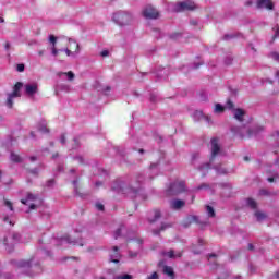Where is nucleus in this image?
Wrapping results in <instances>:
<instances>
[{"mask_svg":"<svg viewBox=\"0 0 279 279\" xmlns=\"http://www.w3.org/2000/svg\"><path fill=\"white\" fill-rule=\"evenodd\" d=\"M210 151L211 156L209 159V162L202 163L201 166L197 167V170L202 172L203 178H206V173L210 171V167L217 171L220 175H223L228 173V170L226 168H221L219 165H215L217 161V158L221 156V146L219 145V138L214 137L210 141Z\"/></svg>","mask_w":279,"mask_h":279,"instance_id":"f257e3e1","label":"nucleus"},{"mask_svg":"<svg viewBox=\"0 0 279 279\" xmlns=\"http://www.w3.org/2000/svg\"><path fill=\"white\" fill-rule=\"evenodd\" d=\"M111 190L114 193H120L122 195H128V197L134 198L138 197L137 187H131L124 181H116L111 185Z\"/></svg>","mask_w":279,"mask_h":279,"instance_id":"f03ea898","label":"nucleus"},{"mask_svg":"<svg viewBox=\"0 0 279 279\" xmlns=\"http://www.w3.org/2000/svg\"><path fill=\"white\" fill-rule=\"evenodd\" d=\"M231 132L235 136H239L240 138H252V136H256L258 134L259 130L258 128H251L247 125L242 126H231Z\"/></svg>","mask_w":279,"mask_h":279,"instance_id":"7ed1b4c3","label":"nucleus"},{"mask_svg":"<svg viewBox=\"0 0 279 279\" xmlns=\"http://www.w3.org/2000/svg\"><path fill=\"white\" fill-rule=\"evenodd\" d=\"M17 267L20 269H31V271H35V274H29L28 276H37V274H43V267L38 262H36V257H33L29 260L17 262Z\"/></svg>","mask_w":279,"mask_h":279,"instance_id":"20e7f679","label":"nucleus"},{"mask_svg":"<svg viewBox=\"0 0 279 279\" xmlns=\"http://www.w3.org/2000/svg\"><path fill=\"white\" fill-rule=\"evenodd\" d=\"M112 19L114 23L120 26L130 25V23H132V14L126 11H118L113 14Z\"/></svg>","mask_w":279,"mask_h":279,"instance_id":"39448f33","label":"nucleus"},{"mask_svg":"<svg viewBox=\"0 0 279 279\" xmlns=\"http://www.w3.org/2000/svg\"><path fill=\"white\" fill-rule=\"evenodd\" d=\"M21 88H23V83L17 82L13 87V93L8 95V98H7L8 108H12V106H14V99H16V97H21V93H20Z\"/></svg>","mask_w":279,"mask_h":279,"instance_id":"423d86ee","label":"nucleus"},{"mask_svg":"<svg viewBox=\"0 0 279 279\" xmlns=\"http://www.w3.org/2000/svg\"><path fill=\"white\" fill-rule=\"evenodd\" d=\"M21 242V234L19 233H12L11 235L4 238L3 243L7 247L8 252H12V250H14V245H16V243Z\"/></svg>","mask_w":279,"mask_h":279,"instance_id":"0eeeda50","label":"nucleus"},{"mask_svg":"<svg viewBox=\"0 0 279 279\" xmlns=\"http://www.w3.org/2000/svg\"><path fill=\"white\" fill-rule=\"evenodd\" d=\"M186 191V185L184 181H177L170 185L168 189V195H180Z\"/></svg>","mask_w":279,"mask_h":279,"instance_id":"6e6552de","label":"nucleus"},{"mask_svg":"<svg viewBox=\"0 0 279 279\" xmlns=\"http://www.w3.org/2000/svg\"><path fill=\"white\" fill-rule=\"evenodd\" d=\"M227 110H233V117L236 119V121H240L242 123L244 117H245V110L243 109H234V102L231 100H228L226 104Z\"/></svg>","mask_w":279,"mask_h":279,"instance_id":"1a4fd4ad","label":"nucleus"},{"mask_svg":"<svg viewBox=\"0 0 279 279\" xmlns=\"http://www.w3.org/2000/svg\"><path fill=\"white\" fill-rule=\"evenodd\" d=\"M143 16L145 19H158V16H160V13L154 7L148 5L143 10Z\"/></svg>","mask_w":279,"mask_h":279,"instance_id":"9d476101","label":"nucleus"},{"mask_svg":"<svg viewBox=\"0 0 279 279\" xmlns=\"http://www.w3.org/2000/svg\"><path fill=\"white\" fill-rule=\"evenodd\" d=\"M25 95L34 97L38 93V83H28L24 86Z\"/></svg>","mask_w":279,"mask_h":279,"instance_id":"9b49d317","label":"nucleus"},{"mask_svg":"<svg viewBox=\"0 0 279 279\" xmlns=\"http://www.w3.org/2000/svg\"><path fill=\"white\" fill-rule=\"evenodd\" d=\"M178 12H182L184 10H195L197 8V5H195V2L191 1V0H186L183 2H180L178 5Z\"/></svg>","mask_w":279,"mask_h":279,"instance_id":"f8f14e48","label":"nucleus"},{"mask_svg":"<svg viewBox=\"0 0 279 279\" xmlns=\"http://www.w3.org/2000/svg\"><path fill=\"white\" fill-rule=\"evenodd\" d=\"M220 189L221 197H232V185L230 183L220 184Z\"/></svg>","mask_w":279,"mask_h":279,"instance_id":"ddd939ff","label":"nucleus"},{"mask_svg":"<svg viewBox=\"0 0 279 279\" xmlns=\"http://www.w3.org/2000/svg\"><path fill=\"white\" fill-rule=\"evenodd\" d=\"M63 243H68L69 245H80V247H84V243L82 241L72 240L69 235L61 238V245H63Z\"/></svg>","mask_w":279,"mask_h":279,"instance_id":"4468645a","label":"nucleus"},{"mask_svg":"<svg viewBox=\"0 0 279 279\" xmlns=\"http://www.w3.org/2000/svg\"><path fill=\"white\" fill-rule=\"evenodd\" d=\"M184 206H186V202L182 199H172L170 202V207L172 210H180V208H184Z\"/></svg>","mask_w":279,"mask_h":279,"instance_id":"2eb2a0df","label":"nucleus"},{"mask_svg":"<svg viewBox=\"0 0 279 279\" xmlns=\"http://www.w3.org/2000/svg\"><path fill=\"white\" fill-rule=\"evenodd\" d=\"M257 8L266 10H274V2L271 0H257Z\"/></svg>","mask_w":279,"mask_h":279,"instance_id":"dca6fc26","label":"nucleus"},{"mask_svg":"<svg viewBox=\"0 0 279 279\" xmlns=\"http://www.w3.org/2000/svg\"><path fill=\"white\" fill-rule=\"evenodd\" d=\"M36 199H38V194L27 193L26 198L21 202L27 206L29 202H36Z\"/></svg>","mask_w":279,"mask_h":279,"instance_id":"f3484780","label":"nucleus"},{"mask_svg":"<svg viewBox=\"0 0 279 279\" xmlns=\"http://www.w3.org/2000/svg\"><path fill=\"white\" fill-rule=\"evenodd\" d=\"M119 258H121V254H119V247H113V253L110 255L111 263H119Z\"/></svg>","mask_w":279,"mask_h":279,"instance_id":"a211bd4d","label":"nucleus"},{"mask_svg":"<svg viewBox=\"0 0 279 279\" xmlns=\"http://www.w3.org/2000/svg\"><path fill=\"white\" fill-rule=\"evenodd\" d=\"M163 274L170 279H175V272L173 271V268L171 266H165Z\"/></svg>","mask_w":279,"mask_h":279,"instance_id":"6ab92c4d","label":"nucleus"},{"mask_svg":"<svg viewBox=\"0 0 279 279\" xmlns=\"http://www.w3.org/2000/svg\"><path fill=\"white\" fill-rule=\"evenodd\" d=\"M163 256H168V258H182V252H177L170 250L169 252L163 253Z\"/></svg>","mask_w":279,"mask_h":279,"instance_id":"aec40b11","label":"nucleus"},{"mask_svg":"<svg viewBox=\"0 0 279 279\" xmlns=\"http://www.w3.org/2000/svg\"><path fill=\"white\" fill-rule=\"evenodd\" d=\"M197 221H198L197 216H187L184 221V227L189 228V226H191V223H197Z\"/></svg>","mask_w":279,"mask_h":279,"instance_id":"412c9836","label":"nucleus"},{"mask_svg":"<svg viewBox=\"0 0 279 279\" xmlns=\"http://www.w3.org/2000/svg\"><path fill=\"white\" fill-rule=\"evenodd\" d=\"M58 77H62L63 75L65 76V77H68V80L70 81V82H73V80H75V74L73 73V72H58Z\"/></svg>","mask_w":279,"mask_h":279,"instance_id":"4be33fe9","label":"nucleus"},{"mask_svg":"<svg viewBox=\"0 0 279 279\" xmlns=\"http://www.w3.org/2000/svg\"><path fill=\"white\" fill-rule=\"evenodd\" d=\"M246 206L252 210H256L258 208V203L254 201V198H246Z\"/></svg>","mask_w":279,"mask_h":279,"instance_id":"5701e85b","label":"nucleus"},{"mask_svg":"<svg viewBox=\"0 0 279 279\" xmlns=\"http://www.w3.org/2000/svg\"><path fill=\"white\" fill-rule=\"evenodd\" d=\"M150 215H154V218H151V216H149L148 221L150 223H154V221H158V218L160 217V210L156 209L153 213H150Z\"/></svg>","mask_w":279,"mask_h":279,"instance_id":"b1692460","label":"nucleus"},{"mask_svg":"<svg viewBox=\"0 0 279 279\" xmlns=\"http://www.w3.org/2000/svg\"><path fill=\"white\" fill-rule=\"evenodd\" d=\"M255 217H256L257 221H265V219H267V214H265L260 210H257V211H255Z\"/></svg>","mask_w":279,"mask_h":279,"instance_id":"393cba45","label":"nucleus"},{"mask_svg":"<svg viewBox=\"0 0 279 279\" xmlns=\"http://www.w3.org/2000/svg\"><path fill=\"white\" fill-rule=\"evenodd\" d=\"M194 117H197L198 119H204L207 121V123H210V117L205 116L202 111H195Z\"/></svg>","mask_w":279,"mask_h":279,"instance_id":"a878e982","label":"nucleus"},{"mask_svg":"<svg viewBox=\"0 0 279 279\" xmlns=\"http://www.w3.org/2000/svg\"><path fill=\"white\" fill-rule=\"evenodd\" d=\"M225 110H226V107H223V105L221 104L215 105V109H214L215 114H221L223 113Z\"/></svg>","mask_w":279,"mask_h":279,"instance_id":"bb28decb","label":"nucleus"},{"mask_svg":"<svg viewBox=\"0 0 279 279\" xmlns=\"http://www.w3.org/2000/svg\"><path fill=\"white\" fill-rule=\"evenodd\" d=\"M210 191L213 193V186H210L208 183H202L197 186V191Z\"/></svg>","mask_w":279,"mask_h":279,"instance_id":"cd10ccee","label":"nucleus"},{"mask_svg":"<svg viewBox=\"0 0 279 279\" xmlns=\"http://www.w3.org/2000/svg\"><path fill=\"white\" fill-rule=\"evenodd\" d=\"M38 131L41 132V134H47V132H49V129H47V123L41 122L38 125Z\"/></svg>","mask_w":279,"mask_h":279,"instance_id":"c85d7f7f","label":"nucleus"},{"mask_svg":"<svg viewBox=\"0 0 279 279\" xmlns=\"http://www.w3.org/2000/svg\"><path fill=\"white\" fill-rule=\"evenodd\" d=\"M11 161L12 162H23V158L19 156L17 154L11 153Z\"/></svg>","mask_w":279,"mask_h":279,"instance_id":"c756f323","label":"nucleus"},{"mask_svg":"<svg viewBox=\"0 0 279 279\" xmlns=\"http://www.w3.org/2000/svg\"><path fill=\"white\" fill-rule=\"evenodd\" d=\"M205 210L208 217H215V208H213L210 205H207L205 207Z\"/></svg>","mask_w":279,"mask_h":279,"instance_id":"7c9ffc66","label":"nucleus"},{"mask_svg":"<svg viewBox=\"0 0 279 279\" xmlns=\"http://www.w3.org/2000/svg\"><path fill=\"white\" fill-rule=\"evenodd\" d=\"M73 186H74V193L75 195H77V197H82V193H80V186L77 185V180H74L72 182Z\"/></svg>","mask_w":279,"mask_h":279,"instance_id":"2f4dec72","label":"nucleus"},{"mask_svg":"<svg viewBox=\"0 0 279 279\" xmlns=\"http://www.w3.org/2000/svg\"><path fill=\"white\" fill-rule=\"evenodd\" d=\"M69 43L70 45H75L76 49L74 53H80V44H77V41H75V39H72V38L69 39Z\"/></svg>","mask_w":279,"mask_h":279,"instance_id":"473e14b6","label":"nucleus"},{"mask_svg":"<svg viewBox=\"0 0 279 279\" xmlns=\"http://www.w3.org/2000/svg\"><path fill=\"white\" fill-rule=\"evenodd\" d=\"M49 43L52 45V47H56V43H58V37L54 35H50Z\"/></svg>","mask_w":279,"mask_h":279,"instance_id":"72a5a7b5","label":"nucleus"},{"mask_svg":"<svg viewBox=\"0 0 279 279\" xmlns=\"http://www.w3.org/2000/svg\"><path fill=\"white\" fill-rule=\"evenodd\" d=\"M150 171L155 173V175H158V163H153L150 166Z\"/></svg>","mask_w":279,"mask_h":279,"instance_id":"f704fd0d","label":"nucleus"},{"mask_svg":"<svg viewBox=\"0 0 279 279\" xmlns=\"http://www.w3.org/2000/svg\"><path fill=\"white\" fill-rule=\"evenodd\" d=\"M73 160L78 162V165H84V158L82 156L73 157Z\"/></svg>","mask_w":279,"mask_h":279,"instance_id":"c9c22d12","label":"nucleus"},{"mask_svg":"<svg viewBox=\"0 0 279 279\" xmlns=\"http://www.w3.org/2000/svg\"><path fill=\"white\" fill-rule=\"evenodd\" d=\"M143 180H145V177L143 174H137L136 175V183L137 184H143Z\"/></svg>","mask_w":279,"mask_h":279,"instance_id":"e433bc0d","label":"nucleus"},{"mask_svg":"<svg viewBox=\"0 0 279 279\" xmlns=\"http://www.w3.org/2000/svg\"><path fill=\"white\" fill-rule=\"evenodd\" d=\"M270 58H272V60H275V62H279V53L278 52H271Z\"/></svg>","mask_w":279,"mask_h":279,"instance_id":"4c0bfd02","label":"nucleus"},{"mask_svg":"<svg viewBox=\"0 0 279 279\" xmlns=\"http://www.w3.org/2000/svg\"><path fill=\"white\" fill-rule=\"evenodd\" d=\"M197 158H199V154L198 153L192 154V158H191L192 165H195V160H197Z\"/></svg>","mask_w":279,"mask_h":279,"instance_id":"58836bf2","label":"nucleus"},{"mask_svg":"<svg viewBox=\"0 0 279 279\" xmlns=\"http://www.w3.org/2000/svg\"><path fill=\"white\" fill-rule=\"evenodd\" d=\"M60 51H62V49L58 50V48H56V46H52V48H51L52 56L57 57L58 53H60Z\"/></svg>","mask_w":279,"mask_h":279,"instance_id":"ea45409f","label":"nucleus"},{"mask_svg":"<svg viewBox=\"0 0 279 279\" xmlns=\"http://www.w3.org/2000/svg\"><path fill=\"white\" fill-rule=\"evenodd\" d=\"M113 279H132V275H121V276L114 277Z\"/></svg>","mask_w":279,"mask_h":279,"instance_id":"a19ab883","label":"nucleus"},{"mask_svg":"<svg viewBox=\"0 0 279 279\" xmlns=\"http://www.w3.org/2000/svg\"><path fill=\"white\" fill-rule=\"evenodd\" d=\"M124 227H120L116 232H114V239H118L119 236H121V232L123 231Z\"/></svg>","mask_w":279,"mask_h":279,"instance_id":"79ce46f5","label":"nucleus"},{"mask_svg":"<svg viewBox=\"0 0 279 279\" xmlns=\"http://www.w3.org/2000/svg\"><path fill=\"white\" fill-rule=\"evenodd\" d=\"M4 205H5L7 208H9L10 210H14V207L12 206V202L5 199V201H4Z\"/></svg>","mask_w":279,"mask_h":279,"instance_id":"37998d69","label":"nucleus"},{"mask_svg":"<svg viewBox=\"0 0 279 279\" xmlns=\"http://www.w3.org/2000/svg\"><path fill=\"white\" fill-rule=\"evenodd\" d=\"M56 184V180L50 179L49 181H47L46 186H48V189H51V186H53Z\"/></svg>","mask_w":279,"mask_h":279,"instance_id":"c03bdc74","label":"nucleus"},{"mask_svg":"<svg viewBox=\"0 0 279 279\" xmlns=\"http://www.w3.org/2000/svg\"><path fill=\"white\" fill-rule=\"evenodd\" d=\"M16 70L19 71V73H23V71H25V64L23 63L17 64Z\"/></svg>","mask_w":279,"mask_h":279,"instance_id":"a18cd8bd","label":"nucleus"},{"mask_svg":"<svg viewBox=\"0 0 279 279\" xmlns=\"http://www.w3.org/2000/svg\"><path fill=\"white\" fill-rule=\"evenodd\" d=\"M43 254H46V256H50L49 251H38L36 256H43Z\"/></svg>","mask_w":279,"mask_h":279,"instance_id":"49530a36","label":"nucleus"},{"mask_svg":"<svg viewBox=\"0 0 279 279\" xmlns=\"http://www.w3.org/2000/svg\"><path fill=\"white\" fill-rule=\"evenodd\" d=\"M165 228H167V225H162L160 230H154L153 234H160V231L165 230Z\"/></svg>","mask_w":279,"mask_h":279,"instance_id":"de8ad7c7","label":"nucleus"},{"mask_svg":"<svg viewBox=\"0 0 279 279\" xmlns=\"http://www.w3.org/2000/svg\"><path fill=\"white\" fill-rule=\"evenodd\" d=\"M147 279H160L158 277V272H153L150 276L147 277Z\"/></svg>","mask_w":279,"mask_h":279,"instance_id":"09e8293b","label":"nucleus"},{"mask_svg":"<svg viewBox=\"0 0 279 279\" xmlns=\"http://www.w3.org/2000/svg\"><path fill=\"white\" fill-rule=\"evenodd\" d=\"M232 38H234V34H227L223 36V40H230Z\"/></svg>","mask_w":279,"mask_h":279,"instance_id":"8fccbe9b","label":"nucleus"},{"mask_svg":"<svg viewBox=\"0 0 279 279\" xmlns=\"http://www.w3.org/2000/svg\"><path fill=\"white\" fill-rule=\"evenodd\" d=\"M61 51H64L68 57L73 56V52L69 48L61 49Z\"/></svg>","mask_w":279,"mask_h":279,"instance_id":"3c124183","label":"nucleus"},{"mask_svg":"<svg viewBox=\"0 0 279 279\" xmlns=\"http://www.w3.org/2000/svg\"><path fill=\"white\" fill-rule=\"evenodd\" d=\"M109 54H110V52L108 50H104V51L100 52V56L102 58H108Z\"/></svg>","mask_w":279,"mask_h":279,"instance_id":"603ef678","label":"nucleus"},{"mask_svg":"<svg viewBox=\"0 0 279 279\" xmlns=\"http://www.w3.org/2000/svg\"><path fill=\"white\" fill-rule=\"evenodd\" d=\"M158 100V96H156V95H150V101L153 102V104H156V101Z\"/></svg>","mask_w":279,"mask_h":279,"instance_id":"864d4df0","label":"nucleus"},{"mask_svg":"<svg viewBox=\"0 0 279 279\" xmlns=\"http://www.w3.org/2000/svg\"><path fill=\"white\" fill-rule=\"evenodd\" d=\"M274 31H275L274 38H279V26L275 27Z\"/></svg>","mask_w":279,"mask_h":279,"instance_id":"5fc2aeb1","label":"nucleus"},{"mask_svg":"<svg viewBox=\"0 0 279 279\" xmlns=\"http://www.w3.org/2000/svg\"><path fill=\"white\" fill-rule=\"evenodd\" d=\"M3 221H4L5 223H10V226H14V222H12V220H10V218H8V217H4V218H3Z\"/></svg>","mask_w":279,"mask_h":279,"instance_id":"6e6d98bb","label":"nucleus"},{"mask_svg":"<svg viewBox=\"0 0 279 279\" xmlns=\"http://www.w3.org/2000/svg\"><path fill=\"white\" fill-rule=\"evenodd\" d=\"M96 208H97V210H104V204L96 203Z\"/></svg>","mask_w":279,"mask_h":279,"instance_id":"4d7b16f0","label":"nucleus"},{"mask_svg":"<svg viewBox=\"0 0 279 279\" xmlns=\"http://www.w3.org/2000/svg\"><path fill=\"white\" fill-rule=\"evenodd\" d=\"M131 241H135V243H137L138 247H141V245H143V240L141 239H135V240H132Z\"/></svg>","mask_w":279,"mask_h":279,"instance_id":"13d9d810","label":"nucleus"},{"mask_svg":"<svg viewBox=\"0 0 279 279\" xmlns=\"http://www.w3.org/2000/svg\"><path fill=\"white\" fill-rule=\"evenodd\" d=\"M138 256V253L136 252H130V257L131 258H136Z\"/></svg>","mask_w":279,"mask_h":279,"instance_id":"bf43d9fd","label":"nucleus"},{"mask_svg":"<svg viewBox=\"0 0 279 279\" xmlns=\"http://www.w3.org/2000/svg\"><path fill=\"white\" fill-rule=\"evenodd\" d=\"M74 149H77V147H80V141L77 138H74Z\"/></svg>","mask_w":279,"mask_h":279,"instance_id":"052dcab7","label":"nucleus"},{"mask_svg":"<svg viewBox=\"0 0 279 279\" xmlns=\"http://www.w3.org/2000/svg\"><path fill=\"white\" fill-rule=\"evenodd\" d=\"M60 143H61L62 145H64V143H66V137H65L64 135L61 136Z\"/></svg>","mask_w":279,"mask_h":279,"instance_id":"680f3d73","label":"nucleus"},{"mask_svg":"<svg viewBox=\"0 0 279 279\" xmlns=\"http://www.w3.org/2000/svg\"><path fill=\"white\" fill-rule=\"evenodd\" d=\"M31 173H33V175H37L38 174V169H33V170H31Z\"/></svg>","mask_w":279,"mask_h":279,"instance_id":"e2e57ef3","label":"nucleus"},{"mask_svg":"<svg viewBox=\"0 0 279 279\" xmlns=\"http://www.w3.org/2000/svg\"><path fill=\"white\" fill-rule=\"evenodd\" d=\"M29 208H31V210H36V204L31 203Z\"/></svg>","mask_w":279,"mask_h":279,"instance_id":"0e129e2a","label":"nucleus"},{"mask_svg":"<svg viewBox=\"0 0 279 279\" xmlns=\"http://www.w3.org/2000/svg\"><path fill=\"white\" fill-rule=\"evenodd\" d=\"M192 252H193L194 254H202V250L192 248Z\"/></svg>","mask_w":279,"mask_h":279,"instance_id":"69168bd1","label":"nucleus"},{"mask_svg":"<svg viewBox=\"0 0 279 279\" xmlns=\"http://www.w3.org/2000/svg\"><path fill=\"white\" fill-rule=\"evenodd\" d=\"M267 180H268V182H270V183L276 181V179H275L274 177H270V178H268Z\"/></svg>","mask_w":279,"mask_h":279,"instance_id":"338daca9","label":"nucleus"},{"mask_svg":"<svg viewBox=\"0 0 279 279\" xmlns=\"http://www.w3.org/2000/svg\"><path fill=\"white\" fill-rule=\"evenodd\" d=\"M36 157L35 156H33V157H29V160H31V162H36Z\"/></svg>","mask_w":279,"mask_h":279,"instance_id":"774afa93","label":"nucleus"}]
</instances>
